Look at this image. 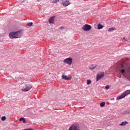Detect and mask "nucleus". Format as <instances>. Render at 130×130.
<instances>
[{"label": "nucleus", "instance_id": "f257e3e1", "mask_svg": "<svg viewBox=\"0 0 130 130\" xmlns=\"http://www.w3.org/2000/svg\"><path fill=\"white\" fill-rule=\"evenodd\" d=\"M118 70L120 75L124 77V78H128L130 74V63L128 62H124L120 64L117 66Z\"/></svg>", "mask_w": 130, "mask_h": 130}, {"label": "nucleus", "instance_id": "f03ea898", "mask_svg": "<svg viewBox=\"0 0 130 130\" xmlns=\"http://www.w3.org/2000/svg\"><path fill=\"white\" fill-rule=\"evenodd\" d=\"M130 94V90H127L123 93L121 94V95L118 96L117 98V100H119L120 99H122V98H124L125 96L127 95H129Z\"/></svg>", "mask_w": 130, "mask_h": 130}, {"label": "nucleus", "instance_id": "7ed1b4c3", "mask_svg": "<svg viewBox=\"0 0 130 130\" xmlns=\"http://www.w3.org/2000/svg\"><path fill=\"white\" fill-rule=\"evenodd\" d=\"M63 63L68 64V66H72V63H73V58L68 57L64 59L63 60Z\"/></svg>", "mask_w": 130, "mask_h": 130}, {"label": "nucleus", "instance_id": "20e7f679", "mask_svg": "<svg viewBox=\"0 0 130 130\" xmlns=\"http://www.w3.org/2000/svg\"><path fill=\"white\" fill-rule=\"evenodd\" d=\"M91 28H92L91 25L89 24H85L83 26L82 29V30H83V31H86V32H88V31H90V30H91Z\"/></svg>", "mask_w": 130, "mask_h": 130}, {"label": "nucleus", "instance_id": "39448f33", "mask_svg": "<svg viewBox=\"0 0 130 130\" xmlns=\"http://www.w3.org/2000/svg\"><path fill=\"white\" fill-rule=\"evenodd\" d=\"M69 130H80V127L79 125L74 124L70 127Z\"/></svg>", "mask_w": 130, "mask_h": 130}, {"label": "nucleus", "instance_id": "423d86ee", "mask_svg": "<svg viewBox=\"0 0 130 130\" xmlns=\"http://www.w3.org/2000/svg\"><path fill=\"white\" fill-rule=\"evenodd\" d=\"M31 88H32V85L28 84L26 85L25 87H24V88H23L21 90L22 91H23V92H27V91H29V90H30Z\"/></svg>", "mask_w": 130, "mask_h": 130}, {"label": "nucleus", "instance_id": "0eeeda50", "mask_svg": "<svg viewBox=\"0 0 130 130\" xmlns=\"http://www.w3.org/2000/svg\"><path fill=\"white\" fill-rule=\"evenodd\" d=\"M23 29H20L17 31H16L15 33L16 34V38H21V36H23Z\"/></svg>", "mask_w": 130, "mask_h": 130}, {"label": "nucleus", "instance_id": "6e6552de", "mask_svg": "<svg viewBox=\"0 0 130 130\" xmlns=\"http://www.w3.org/2000/svg\"><path fill=\"white\" fill-rule=\"evenodd\" d=\"M104 77V72H100L99 73L96 77V81L98 82L100 79H102Z\"/></svg>", "mask_w": 130, "mask_h": 130}, {"label": "nucleus", "instance_id": "1a4fd4ad", "mask_svg": "<svg viewBox=\"0 0 130 130\" xmlns=\"http://www.w3.org/2000/svg\"><path fill=\"white\" fill-rule=\"evenodd\" d=\"M61 78L62 80H66V81H70V80H72V77L64 75H62Z\"/></svg>", "mask_w": 130, "mask_h": 130}, {"label": "nucleus", "instance_id": "9d476101", "mask_svg": "<svg viewBox=\"0 0 130 130\" xmlns=\"http://www.w3.org/2000/svg\"><path fill=\"white\" fill-rule=\"evenodd\" d=\"M9 37L11 39H15L17 38L16 32H12L9 34Z\"/></svg>", "mask_w": 130, "mask_h": 130}, {"label": "nucleus", "instance_id": "9b49d317", "mask_svg": "<svg viewBox=\"0 0 130 130\" xmlns=\"http://www.w3.org/2000/svg\"><path fill=\"white\" fill-rule=\"evenodd\" d=\"M62 5L64 7H68V6L71 5V2L69 1H66L63 2Z\"/></svg>", "mask_w": 130, "mask_h": 130}, {"label": "nucleus", "instance_id": "f8f14e48", "mask_svg": "<svg viewBox=\"0 0 130 130\" xmlns=\"http://www.w3.org/2000/svg\"><path fill=\"white\" fill-rule=\"evenodd\" d=\"M49 24H54V17H52L49 19Z\"/></svg>", "mask_w": 130, "mask_h": 130}, {"label": "nucleus", "instance_id": "ddd939ff", "mask_svg": "<svg viewBox=\"0 0 130 130\" xmlns=\"http://www.w3.org/2000/svg\"><path fill=\"white\" fill-rule=\"evenodd\" d=\"M128 124V122L125 121L124 122H122L121 123L119 124V125L121 126H125V125Z\"/></svg>", "mask_w": 130, "mask_h": 130}, {"label": "nucleus", "instance_id": "4468645a", "mask_svg": "<svg viewBox=\"0 0 130 130\" xmlns=\"http://www.w3.org/2000/svg\"><path fill=\"white\" fill-rule=\"evenodd\" d=\"M95 68H97V66H94V64H91L90 67H89V69L92 71V70H94Z\"/></svg>", "mask_w": 130, "mask_h": 130}, {"label": "nucleus", "instance_id": "2eb2a0df", "mask_svg": "<svg viewBox=\"0 0 130 130\" xmlns=\"http://www.w3.org/2000/svg\"><path fill=\"white\" fill-rule=\"evenodd\" d=\"M19 121H22L23 123H26V120H25V118L24 117L20 118Z\"/></svg>", "mask_w": 130, "mask_h": 130}, {"label": "nucleus", "instance_id": "dca6fc26", "mask_svg": "<svg viewBox=\"0 0 130 130\" xmlns=\"http://www.w3.org/2000/svg\"><path fill=\"white\" fill-rule=\"evenodd\" d=\"M103 28V25L102 24L99 23L98 24V30H100Z\"/></svg>", "mask_w": 130, "mask_h": 130}, {"label": "nucleus", "instance_id": "f3484780", "mask_svg": "<svg viewBox=\"0 0 130 130\" xmlns=\"http://www.w3.org/2000/svg\"><path fill=\"white\" fill-rule=\"evenodd\" d=\"M116 29L115 28V27H111V28H109L108 29V31L109 32H110L111 31H114L115 30H116Z\"/></svg>", "mask_w": 130, "mask_h": 130}, {"label": "nucleus", "instance_id": "a211bd4d", "mask_svg": "<svg viewBox=\"0 0 130 130\" xmlns=\"http://www.w3.org/2000/svg\"><path fill=\"white\" fill-rule=\"evenodd\" d=\"M59 2V0H53L52 1V4H57V3Z\"/></svg>", "mask_w": 130, "mask_h": 130}, {"label": "nucleus", "instance_id": "6ab92c4d", "mask_svg": "<svg viewBox=\"0 0 130 130\" xmlns=\"http://www.w3.org/2000/svg\"><path fill=\"white\" fill-rule=\"evenodd\" d=\"M105 106V102H102L100 103L101 107H103V106Z\"/></svg>", "mask_w": 130, "mask_h": 130}, {"label": "nucleus", "instance_id": "aec40b11", "mask_svg": "<svg viewBox=\"0 0 130 130\" xmlns=\"http://www.w3.org/2000/svg\"><path fill=\"white\" fill-rule=\"evenodd\" d=\"M91 83H92V81L88 79L87 80V85H90Z\"/></svg>", "mask_w": 130, "mask_h": 130}, {"label": "nucleus", "instance_id": "412c9836", "mask_svg": "<svg viewBox=\"0 0 130 130\" xmlns=\"http://www.w3.org/2000/svg\"><path fill=\"white\" fill-rule=\"evenodd\" d=\"M32 25H33L32 22H29L27 24V26H29V27H31V26H32Z\"/></svg>", "mask_w": 130, "mask_h": 130}, {"label": "nucleus", "instance_id": "4be33fe9", "mask_svg": "<svg viewBox=\"0 0 130 130\" xmlns=\"http://www.w3.org/2000/svg\"><path fill=\"white\" fill-rule=\"evenodd\" d=\"M1 119L3 121H5V120L6 119V116H3Z\"/></svg>", "mask_w": 130, "mask_h": 130}, {"label": "nucleus", "instance_id": "5701e85b", "mask_svg": "<svg viewBox=\"0 0 130 130\" xmlns=\"http://www.w3.org/2000/svg\"><path fill=\"white\" fill-rule=\"evenodd\" d=\"M128 113H129V110L125 111V112H124L125 114H128Z\"/></svg>", "mask_w": 130, "mask_h": 130}, {"label": "nucleus", "instance_id": "b1692460", "mask_svg": "<svg viewBox=\"0 0 130 130\" xmlns=\"http://www.w3.org/2000/svg\"><path fill=\"white\" fill-rule=\"evenodd\" d=\"M105 88L107 89V90H108V89H109V85H106L105 86Z\"/></svg>", "mask_w": 130, "mask_h": 130}, {"label": "nucleus", "instance_id": "393cba45", "mask_svg": "<svg viewBox=\"0 0 130 130\" xmlns=\"http://www.w3.org/2000/svg\"><path fill=\"white\" fill-rule=\"evenodd\" d=\"M59 29H60V30H62V29H64V27L61 26V27H60Z\"/></svg>", "mask_w": 130, "mask_h": 130}, {"label": "nucleus", "instance_id": "a878e982", "mask_svg": "<svg viewBox=\"0 0 130 130\" xmlns=\"http://www.w3.org/2000/svg\"><path fill=\"white\" fill-rule=\"evenodd\" d=\"M123 39L124 40L125 39V37L123 38Z\"/></svg>", "mask_w": 130, "mask_h": 130}]
</instances>
